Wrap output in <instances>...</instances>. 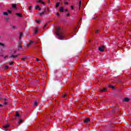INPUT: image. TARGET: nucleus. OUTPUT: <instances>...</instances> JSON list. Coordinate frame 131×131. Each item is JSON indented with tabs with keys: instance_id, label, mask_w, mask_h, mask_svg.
Instances as JSON below:
<instances>
[{
	"instance_id": "obj_1",
	"label": "nucleus",
	"mask_w": 131,
	"mask_h": 131,
	"mask_svg": "<svg viewBox=\"0 0 131 131\" xmlns=\"http://www.w3.org/2000/svg\"><path fill=\"white\" fill-rule=\"evenodd\" d=\"M56 33L58 37V39L60 40H63L65 37V34L61 32V27H58L56 30Z\"/></svg>"
},
{
	"instance_id": "obj_2",
	"label": "nucleus",
	"mask_w": 131,
	"mask_h": 131,
	"mask_svg": "<svg viewBox=\"0 0 131 131\" xmlns=\"http://www.w3.org/2000/svg\"><path fill=\"white\" fill-rule=\"evenodd\" d=\"M98 50L100 52H104L105 51V46H103L100 47H99Z\"/></svg>"
},
{
	"instance_id": "obj_3",
	"label": "nucleus",
	"mask_w": 131,
	"mask_h": 131,
	"mask_svg": "<svg viewBox=\"0 0 131 131\" xmlns=\"http://www.w3.org/2000/svg\"><path fill=\"white\" fill-rule=\"evenodd\" d=\"M19 54L14 55V54H11L9 56V58H12V59H15V58H17V57H18Z\"/></svg>"
},
{
	"instance_id": "obj_4",
	"label": "nucleus",
	"mask_w": 131,
	"mask_h": 131,
	"mask_svg": "<svg viewBox=\"0 0 131 131\" xmlns=\"http://www.w3.org/2000/svg\"><path fill=\"white\" fill-rule=\"evenodd\" d=\"M91 121V119L90 118H86L84 120V123H89Z\"/></svg>"
},
{
	"instance_id": "obj_5",
	"label": "nucleus",
	"mask_w": 131,
	"mask_h": 131,
	"mask_svg": "<svg viewBox=\"0 0 131 131\" xmlns=\"http://www.w3.org/2000/svg\"><path fill=\"white\" fill-rule=\"evenodd\" d=\"M123 102H128L129 101V99L128 98H125L123 99Z\"/></svg>"
},
{
	"instance_id": "obj_6",
	"label": "nucleus",
	"mask_w": 131,
	"mask_h": 131,
	"mask_svg": "<svg viewBox=\"0 0 131 131\" xmlns=\"http://www.w3.org/2000/svg\"><path fill=\"white\" fill-rule=\"evenodd\" d=\"M59 12H60L61 13H63V12H64V8L63 7L60 8Z\"/></svg>"
},
{
	"instance_id": "obj_7",
	"label": "nucleus",
	"mask_w": 131,
	"mask_h": 131,
	"mask_svg": "<svg viewBox=\"0 0 131 131\" xmlns=\"http://www.w3.org/2000/svg\"><path fill=\"white\" fill-rule=\"evenodd\" d=\"M15 116H16V117H17V118H19V117H20V114H19V113L16 112H15Z\"/></svg>"
},
{
	"instance_id": "obj_8",
	"label": "nucleus",
	"mask_w": 131,
	"mask_h": 131,
	"mask_svg": "<svg viewBox=\"0 0 131 131\" xmlns=\"http://www.w3.org/2000/svg\"><path fill=\"white\" fill-rule=\"evenodd\" d=\"M100 92H106V91H107V89H106V88H103V89H100Z\"/></svg>"
},
{
	"instance_id": "obj_9",
	"label": "nucleus",
	"mask_w": 131,
	"mask_h": 131,
	"mask_svg": "<svg viewBox=\"0 0 131 131\" xmlns=\"http://www.w3.org/2000/svg\"><path fill=\"white\" fill-rule=\"evenodd\" d=\"M36 10H39V11H40V10H41V9L40 8V7H39V6L38 5H37L36 6V8H35Z\"/></svg>"
},
{
	"instance_id": "obj_10",
	"label": "nucleus",
	"mask_w": 131,
	"mask_h": 131,
	"mask_svg": "<svg viewBox=\"0 0 131 131\" xmlns=\"http://www.w3.org/2000/svg\"><path fill=\"white\" fill-rule=\"evenodd\" d=\"M23 36V33H22V32H20L19 33V39H21V37H22Z\"/></svg>"
},
{
	"instance_id": "obj_11",
	"label": "nucleus",
	"mask_w": 131,
	"mask_h": 131,
	"mask_svg": "<svg viewBox=\"0 0 131 131\" xmlns=\"http://www.w3.org/2000/svg\"><path fill=\"white\" fill-rule=\"evenodd\" d=\"M15 15H16V16H18V17H22V15L19 13H16Z\"/></svg>"
},
{
	"instance_id": "obj_12",
	"label": "nucleus",
	"mask_w": 131,
	"mask_h": 131,
	"mask_svg": "<svg viewBox=\"0 0 131 131\" xmlns=\"http://www.w3.org/2000/svg\"><path fill=\"white\" fill-rule=\"evenodd\" d=\"M38 3H41V4H42L43 5H45V2H42V0H38Z\"/></svg>"
},
{
	"instance_id": "obj_13",
	"label": "nucleus",
	"mask_w": 131,
	"mask_h": 131,
	"mask_svg": "<svg viewBox=\"0 0 131 131\" xmlns=\"http://www.w3.org/2000/svg\"><path fill=\"white\" fill-rule=\"evenodd\" d=\"M9 124H6V125H4V128H8V127H9Z\"/></svg>"
},
{
	"instance_id": "obj_14",
	"label": "nucleus",
	"mask_w": 131,
	"mask_h": 131,
	"mask_svg": "<svg viewBox=\"0 0 131 131\" xmlns=\"http://www.w3.org/2000/svg\"><path fill=\"white\" fill-rule=\"evenodd\" d=\"M108 87L113 89V90H114V86L113 85H110Z\"/></svg>"
},
{
	"instance_id": "obj_15",
	"label": "nucleus",
	"mask_w": 131,
	"mask_h": 131,
	"mask_svg": "<svg viewBox=\"0 0 131 131\" xmlns=\"http://www.w3.org/2000/svg\"><path fill=\"white\" fill-rule=\"evenodd\" d=\"M80 7H81V1H80L79 2V9H80Z\"/></svg>"
},
{
	"instance_id": "obj_16",
	"label": "nucleus",
	"mask_w": 131,
	"mask_h": 131,
	"mask_svg": "<svg viewBox=\"0 0 131 131\" xmlns=\"http://www.w3.org/2000/svg\"><path fill=\"white\" fill-rule=\"evenodd\" d=\"M16 6L17 5L16 4H13L12 7V8H13V9H16Z\"/></svg>"
},
{
	"instance_id": "obj_17",
	"label": "nucleus",
	"mask_w": 131,
	"mask_h": 131,
	"mask_svg": "<svg viewBox=\"0 0 131 131\" xmlns=\"http://www.w3.org/2000/svg\"><path fill=\"white\" fill-rule=\"evenodd\" d=\"M59 6H60V3H57L56 4V8H58V7H59Z\"/></svg>"
},
{
	"instance_id": "obj_18",
	"label": "nucleus",
	"mask_w": 131,
	"mask_h": 131,
	"mask_svg": "<svg viewBox=\"0 0 131 131\" xmlns=\"http://www.w3.org/2000/svg\"><path fill=\"white\" fill-rule=\"evenodd\" d=\"M29 43L30 44H32V43H34V41H32V40H30L29 41Z\"/></svg>"
},
{
	"instance_id": "obj_19",
	"label": "nucleus",
	"mask_w": 131,
	"mask_h": 131,
	"mask_svg": "<svg viewBox=\"0 0 131 131\" xmlns=\"http://www.w3.org/2000/svg\"><path fill=\"white\" fill-rule=\"evenodd\" d=\"M3 15L5 16H8V12H3Z\"/></svg>"
},
{
	"instance_id": "obj_20",
	"label": "nucleus",
	"mask_w": 131,
	"mask_h": 131,
	"mask_svg": "<svg viewBox=\"0 0 131 131\" xmlns=\"http://www.w3.org/2000/svg\"><path fill=\"white\" fill-rule=\"evenodd\" d=\"M4 100V96H0V100L3 101Z\"/></svg>"
},
{
	"instance_id": "obj_21",
	"label": "nucleus",
	"mask_w": 131,
	"mask_h": 131,
	"mask_svg": "<svg viewBox=\"0 0 131 131\" xmlns=\"http://www.w3.org/2000/svg\"><path fill=\"white\" fill-rule=\"evenodd\" d=\"M37 105V101H35L34 103V106H36Z\"/></svg>"
},
{
	"instance_id": "obj_22",
	"label": "nucleus",
	"mask_w": 131,
	"mask_h": 131,
	"mask_svg": "<svg viewBox=\"0 0 131 131\" xmlns=\"http://www.w3.org/2000/svg\"><path fill=\"white\" fill-rule=\"evenodd\" d=\"M36 21L37 24H39V23H40V20H39V19L37 20H36Z\"/></svg>"
},
{
	"instance_id": "obj_23",
	"label": "nucleus",
	"mask_w": 131,
	"mask_h": 131,
	"mask_svg": "<svg viewBox=\"0 0 131 131\" xmlns=\"http://www.w3.org/2000/svg\"><path fill=\"white\" fill-rule=\"evenodd\" d=\"M0 46H1V47H5V44H4L2 42H0Z\"/></svg>"
},
{
	"instance_id": "obj_24",
	"label": "nucleus",
	"mask_w": 131,
	"mask_h": 131,
	"mask_svg": "<svg viewBox=\"0 0 131 131\" xmlns=\"http://www.w3.org/2000/svg\"><path fill=\"white\" fill-rule=\"evenodd\" d=\"M22 61H26V58L24 57L21 58Z\"/></svg>"
},
{
	"instance_id": "obj_25",
	"label": "nucleus",
	"mask_w": 131,
	"mask_h": 131,
	"mask_svg": "<svg viewBox=\"0 0 131 131\" xmlns=\"http://www.w3.org/2000/svg\"><path fill=\"white\" fill-rule=\"evenodd\" d=\"M95 33H96V34H98V33H99V30H96L95 31Z\"/></svg>"
},
{
	"instance_id": "obj_26",
	"label": "nucleus",
	"mask_w": 131,
	"mask_h": 131,
	"mask_svg": "<svg viewBox=\"0 0 131 131\" xmlns=\"http://www.w3.org/2000/svg\"><path fill=\"white\" fill-rule=\"evenodd\" d=\"M18 49H22V46L21 45H18Z\"/></svg>"
},
{
	"instance_id": "obj_27",
	"label": "nucleus",
	"mask_w": 131,
	"mask_h": 131,
	"mask_svg": "<svg viewBox=\"0 0 131 131\" xmlns=\"http://www.w3.org/2000/svg\"><path fill=\"white\" fill-rule=\"evenodd\" d=\"M67 96V94H64L63 96H62V98H66V96Z\"/></svg>"
},
{
	"instance_id": "obj_28",
	"label": "nucleus",
	"mask_w": 131,
	"mask_h": 131,
	"mask_svg": "<svg viewBox=\"0 0 131 131\" xmlns=\"http://www.w3.org/2000/svg\"><path fill=\"white\" fill-rule=\"evenodd\" d=\"M8 13L9 14H12V11L11 10H8Z\"/></svg>"
},
{
	"instance_id": "obj_29",
	"label": "nucleus",
	"mask_w": 131,
	"mask_h": 131,
	"mask_svg": "<svg viewBox=\"0 0 131 131\" xmlns=\"http://www.w3.org/2000/svg\"><path fill=\"white\" fill-rule=\"evenodd\" d=\"M42 15H45V12H42L40 13V16H41Z\"/></svg>"
},
{
	"instance_id": "obj_30",
	"label": "nucleus",
	"mask_w": 131,
	"mask_h": 131,
	"mask_svg": "<svg viewBox=\"0 0 131 131\" xmlns=\"http://www.w3.org/2000/svg\"><path fill=\"white\" fill-rule=\"evenodd\" d=\"M48 24H46L44 26V27H43V29H45V28H46V26H47Z\"/></svg>"
},
{
	"instance_id": "obj_31",
	"label": "nucleus",
	"mask_w": 131,
	"mask_h": 131,
	"mask_svg": "<svg viewBox=\"0 0 131 131\" xmlns=\"http://www.w3.org/2000/svg\"><path fill=\"white\" fill-rule=\"evenodd\" d=\"M5 69H9V67L8 66H5Z\"/></svg>"
},
{
	"instance_id": "obj_32",
	"label": "nucleus",
	"mask_w": 131,
	"mask_h": 131,
	"mask_svg": "<svg viewBox=\"0 0 131 131\" xmlns=\"http://www.w3.org/2000/svg\"><path fill=\"white\" fill-rule=\"evenodd\" d=\"M7 100H8V98H4V101L5 102H6V101H7Z\"/></svg>"
},
{
	"instance_id": "obj_33",
	"label": "nucleus",
	"mask_w": 131,
	"mask_h": 131,
	"mask_svg": "<svg viewBox=\"0 0 131 131\" xmlns=\"http://www.w3.org/2000/svg\"><path fill=\"white\" fill-rule=\"evenodd\" d=\"M30 46H31V44H30V43H29V44L27 45V47L28 48H29V47H30Z\"/></svg>"
},
{
	"instance_id": "obj_34",
	"label": "nucleus",
	"mask_w": 131,
	"mask_h": 131,
	"mask_svg": "<svg viewBox=\"0 0 131 131\" xmlns=\"http://www.w3.org/2000/svg\"><path fill=\"white\" fill-rule=\"evenodd\" d=\"M13 63H14L13 62H11L9 63V65H10V66H12V65H13Z\"/></svg>"
},
{
	"instance_id": "obj_35",
	"label": "nucleus",
	"mask_w": 131,
	"mask_h": 131,
	"mask_svg": "<svg viewBox=\"0 0 131 131\" xmlns=\"http://www.w3.org/2000/svg\"><path fill=\"white\" fill-rule=\"evenodd\" d=\"M31 8H32V6H30V7H29V11H31Z\"/></svg>"
},
{
	"instance_id": "obj_36",
	"label": "nucleus",
	"mask_w": 131,
	"mask_h": 131,
	"mask_svg": "<svg viewBox=\"0 0 131 131\" xmlns=\"http://www.w3.org/2000/svg\"><path fill=\"white\" fill-rule=\"evenodd\" d=\"M36 33H37V30H35L34 32L35 34H36Z\"/></svg>"
},
{
	"instance_id": "obj_37",
	"label": "nucleus",
	"mask_w": 131,
	"mask_h": 131,
	"mask_svg": "<svg viewBox=\"0 0 131 131\" xmlns=\"http://www.w3.org/2000/svg\"><path fill=\"white\" fill-rule=\"evenodd\" d=\"M36 61H37V62H38V61H40V60L38 58H36Z\"/></svg>"
},
{
	"instance_id": "obj_38",
	"label": "nucleus",
	"mask_w": 131,
	"mask_h": 131,
	"mask_svg": "<svg viewBox=\"0 0 131 131\" xmlns=\"http://www.w3.org/2000/svg\"><path fill=\"white\" fill-rule=\"evenodd\" d=\"M56 16H57L58 17H59V16H60V14L59 13H56Z\"/></svg>"
},
{
	"instance_id": "obj_39",
	"label": "nucleus",
	"mask_w": 131,
	"mask_h": 131,
	"mask_svg": "<svg viewBox=\"0 0 131 131\" xmlns=\"http://www.w3.org/2000/svg\"><path fill=\"white\" fill-rule=\"evenodd\" d=\"M71 8L72 10H73L74 9V7H73V6H71Z\"/></svg>"
},
{
	"instance_id": "obj_40",
	"label": "nucleus",
	"mask_w": 131,
	"mask_h": 131,
	"mask_svg": "<svg viewBox=\"0 0 131 131\" xmlns=\"http://www.w3.org/2000/svg\"><path fill=\"white\" fill-rule=\"evenodd\" d=\"M4 105H8V102H4Z\"/></svg>"
},
{
	"instance_id": "obj_41",
	"label": "nucleus",
	"mask_w": 131,
	"mask_h": 131,
	"mask_svg": "<svg viewBox=\"0 0 131 131\" xmlns=\"http://www.w3.org/2000/svg\"><path fill=\"white\" fill-rule=\"evenodd\" d=\"M22 119H20L19 121L18 122V124H19L20 122H22Z\"/></svg>"
},
{
	"instance_id": "obj_42",
	"label": "nucleus",
	"mask_w": 131,
	"mask_h": 131,
	"mask_svg": "<svg viewBox=\"0 0 131 131\" xmlns=\"http://www.w3.org/2000/svg\"><path fill=\"white\" fill-rule=\"evenodd\" d=\"M12 28L13 29H16V27L15 26H12Z\"/></svg>"
},
{
	"instance_id": "obj_43",
	"label": "nucleus",
	"mask_w": 131,
	"mask_h": 131,
	"mask_svg": "<svg viewBox=\"0 0 131 131\" xmlns=\"http://www.w3.org/2000/svg\"><path fill=\"white\" fill-rule=\"evenodd\" d=\"M43 12H44V13H46V12H47V9H45V10H44V11H43Z\"/></svg>"
},
{
	"instance_id": "obj_44",
	"label": "nucleus",
	"mask_w": 131,
	"mask_h": 131,
	"mask_svg": "<svg viewBox=\"0 0 131 131\" xmlns=\"http://www.w3.org/2000/svg\"><path fill=\"white\" fill-rule=\"evenodd\" d=\"M18 46H21V42H19L18 43Z\"/></svg>"
},
{
	"instance_id": "obj_45",
	"label": "nucleus",
	"mask_w": 131,
	"mask_h": 131,
	"mask_svg": "<svg viewBox=\"0 0 131 131\" xmlns=\"http://www.w3.org/2000/svg\"><path fill=\"white\" fill-rule=\"evenodd\" d=\"M67 16L68 17H69V16H70V14L68 13V14H67Z\"/></svg>"
},
{
	"instance_id": "obj_46",
	"label": "nucleus",
	"mask_w": 131,
	"mask_h": 131,
	"mask_svg": "<svg viewBox=\"0 0 131 131\" xmlns=\"http://www.w3.org/2000/svg\"><path fill=\"white\" fill-rule=\"evenodd\" d=\"M64 5H68V2H65Z\"/></svg>"
},
{
	"instance_id": "obj_47",
	"label": "nucleus",
	"mask_w": 131,
	"mask_h": 131,
	"mask_svg": "<svg viewBox=\"0 0 131 131\" xmlns=\"http://www.w3.org/2000/svg\"><path fill=\"white\" fill-rule=\"evenodd\" d=\"M6 58H8V56H6L4 57V59H6Z\"/></svg>"
},
{
	"instance_id": "obj_48",
	"label": "nucleus",
	"mask_w": 131,
	"mask_h": 131,
	"mask_svg": "<svg viewBox=\"0 0 131 131\" xmlns=\"http://www.w3.org/2000/svg\"><path fill=\"white\" fill-rule=\"evenodd\" d=\"M64 11H65V12H68V9H65Z\"/></svg>"
},
{
	"instance_id": "obj_49",
	"label": "nucleus",
	"mask_w": 131,
	"mask_h": 131,
	"mask_svg": "<svg viewBox=\"0 0 131 131\" xmlns=\"http://www.w3.org/2000/svg\"><path fill=\"white\" fill-rule=\"evenodd\" d=\"M4 55L3 54L0 55V57H3Z\"/></svg>"
},
{
	"instance_id": "obj_50",
	"label": "nucleus",
	"mask_w": 131,
	"mask_h": 131,
	"mask_svg": "<svg viewBox=\"0 0 131 131\" xmlns=\"http://www.w3.org/2000/svg\"><path fill=\"white\" fill-rule=\"evenodd\" d=\"M114 110H115V109H113V113H114Z\"/></svg>"
},
{
	"instance_id": "obj_51",
	"label": "nucleus",
	"mask_w": 131,
	"mask_h": 131,
	"mask_svg": "<svg viewBox=\"0 0 131 131\" xmlns=\"http://www.w3.org/2000/svg\"><path fill=\"white\" fill-rule=\"evenodd\" d=\"M117 12H119V9L117 10Z\"/></svg>"
},
{
	"instance_id": "obj_52",
	"label": "nucleus",
	"mask_w": 131,
	"mask_h": 131,
	"mask_svg": "<svg viewBox=\"0 0 131 131\" xmlns=\"http://www.w3.org/2000/svg\"><path fill=\"white\" fill-rule=\"evenodd\" d=\"M0 107H3V105L0 104Z\"/></svg>"
},
{
	"instance_id": "obj_53",
	"label": "nucleus",
	"mask_w": 131,
	"mask_h": 131,
	"mask_svg": "<svg viewBox=\"0 0 131 131\" xmlns=\"http://www.w3.org/2000/svg\"><path fill=\"white\" fill-rule=\"evenodd\" d=\"M16 52H17V51H16V50H15V51H14V53H16Z\"/></svg>"
},
{
	"instance_id": "obj_54",
	"label": "nucleus",
	"mask_w": 131,
	"mask_h": 131,
	"mask_svg": "<svg viewBox=\"0 0 131 131\" xmlns=\"http://www.w3.org/2000/svg\"><path fill=\"white\" fill-rule=\"evenodd\" d=\"M16 118H17L16 117L15 118V119H16Z\"/></svg>"
},
{
	"instance_id": "obj_55",
	"label": "nucleus",
	"mask_w": 131,
	"mask_h": 131,
	"mask_svg": "<svg viewBox=\"0 0 131 131\" xmlns=\"http://www.w3.org/2000/svg\"><path fill=\"white\" fill-rule=\"evenodd\" d=\"M48 11H49V9H48Z\"/></svg>"
},
{
	"instance_id": "obj_56",
	"label": "nucleus",
	"mask_w": 131,
	"mask_h": 131,
	"mask_svg": "<svg viewBox=\"0 0 131 131\" xmlns=\"http://www.w3.org/2000/svg\"><path fill=\"white\" fill-rule=\"evenodd\" d=\"M94 19H96V18H94Z\"/></svg>"
}]
</instances>
